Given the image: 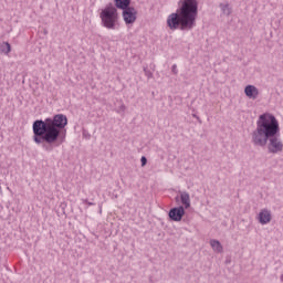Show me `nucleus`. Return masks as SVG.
I'll return each instance as SVG.
<instances>
[{
    "instance_id": "nucleus-1",
    "label": "nucleus",
    "mask_w": 283,
    "mask_h": 283,
    "mask_svg": "<svg viewBox=\"0 0 283 283\" xmlns=\"http://www.w3.org/2000/svg\"><path fill=\"white\" fill-rule=\"evenodd\" d=\"M254 147H266L268 154H282L283 143L280 138V122L273 115L264 113L256 120V128L252 132Z\"/></svg>"
},
{
    "instance_id": "nucleus-2",
    "label": "nucleus",
    "mask_w": 283,
    "mask_h": 283,
    "mask_svg": "<svg viewBox=\"0 0 283 283\" xmlns=\"http://www.w3.org/2000/svg\"><path fill=\"white\" fill-rule=\"evenodd\" d=\"M67 127V116L56 114L53 118L48 117L33 122V142L42 145L44 151H54V145L61 138V129Z\"/></svg>"
},
{
    "instance_id": "nucleus-3",
    "label": "nucleus",
    "mask_w": 283,
    "mask_h": 283,
    "mask_svg": "<svg viewBox=\"0 0 283 283\" xmlns=\"http://www.w3.org/2000/svg\"><path fill=\"white\" fill-rule=\"evenodd\" d=\"M176 13L168 15L167 25L170 30H193L198 19V0H180Z\"/></svg>"
},
{
    "instance_id": "nucleus-4",
    "label": "nucleus",
    "mask_w": 283,
    "mask_h": 283,
    "mask_svg": "<svg viewBox=\"0 0 283 283\" xmlns=\"http://www.w3.org/2000/svg\"><path fill=\"white\" fill-rule=\"evenodd\" d=\"M102 25L107 30H116V21H118V9L109 3L99 13Z\"/></svg>"
},
{
    "instance_id": "nucleus-5",
    "label": "nucleus",
    "mask_w": 283,
    "mask_h": 283,
    "mask_svg": "<svg viewBox=\"0 0 283 283\" xmlns=\"http://www.w3.org/2000/svg\"><path fill=\"white\" fill-rule=\"evenodd\" d=\"M122 17L126 25H132V23H136V19L138 17V11L134 7H128L126 9H122Z\"/></svg>"
},
{
    "instance_id": "nucleus-6",
    "label": "nucleus",
    "mask_w": 283,
    "mask_h": 283,
    "mask_svg": "<svg viewBox=\"0 0 283 283\" xmlns=\"http://www.w3.org/2000/svg\"><path fill=\"white\" fill-rule=\"evenodd\" d=\"M184 217H185V207L184 206L171 208L168 212V218L172 222H180V220H182Z\"/></svg>"
},
{
    "instance_id": "nucleus-7",
    "label": "nucleus",
    "mask_w": 283,
    "mask_h": 283,
    "mask_svg": "<svg viewBox=\"0 0 283 283\" xmlns=\"http://www.w3.org/2000/svg\"><path fill=\"white\" fill-rule=\"evenodd\" d=\"M244 94L251 101H255L258 99V96H260V90L255 87V85L248 84L244 87Z\"/></svg>"
},
{
    "instance_id": "nucleus-8",
    "label": "nucleus",
    "mask_w": 283,
    "mask_h": 283,
    "mask_svg": "<svg viewBox=\"0 0 283 283\" xmlns=\"http://www.w3.org/2000/svg\"><path fill=\"white\" fill-rule=\"evenodd\" d=\"M258 220H259L260 224H269V222H271V220H272L271 210H269V209L261 210L259 213Z\"/></svg>"
},
{
    "instance_id": "nucleus-9",
    "label": "nucleus",
    "mask_w": 283,
    "mask_h": 283,
    "mask_svg": "<svg viewBox=\"0 0 283 283\" xmlns=\"http://www.w3.org/2000/svg\"><path fill=\"white\" fill-rule=\"evenodd\" d=\"M180 202L184 206V209H189L191 207V197L187 191H179Z\"/></svg>"
},
{
    "instance_id": "nucleus-10",
    "label": "nucleus",
    "mask_w": 283,
    "mask_h": 283,
    "mask_svg": "<svg viewBox=\"0 0 283 283\" xmlns=\"http://www.w3.org/2000/svg\"><path fill=\"white\" fill-rule=\"evenodd\" d=\"M219 8L223 17H231V14H233V8H231V4H229V2L220 3Z\"/></svg>"
},
{
    "instance_id": "nucleus-11",
    "label": "nucleus",
    "mask_w": 283,
    "mask_h": 283,
    "mask_svg": "<svg viewBox=\"0 0 283 283\" xmlns=\"http://www.w3.org/2000/svg\"><path fill=\"white\" fill-rule=\"evenodd\" d=\"M114 3L118 10H125L132 6V0H114Z\"/></svg>"
},
{
    "instance_id": "nucleus-12",
    "label": "nucleus",
    "mask_w": 283,
    "mask_h": 283,
    "mask_svg": "<svg viewBox=\"0 0 283 283\" xmlns=\"http://www.w3.org/2000/svg\"><path fill=\"white\" fill-rule=\"evenodd\" d=\"M210 247L217 252L222 253L224 251V248L222 247V243H220L218 240L212 239L210 240Z\"/></svg>"
},
{
    "instance_id": "nucleus-13",
    "label": "nucleus",
    "mask_w": 283,
    "mask_h": 283,
    "mask_svg": "<svg viewBox=\"0 0 283 283\" xmlns=\"http://www.w3.org/2000/svg\"><path fill=\"white\" fill-rule=\"evenodd\" d=\"M12 50V46L10 45L9 42H3L1 45H0V52L2 54H10Z\"/></svg>"
},
{
    "instance_id": "nucleus-14",
    "label": "nucleus",
    "mask_w": 283,
    "mask_h": 283,
    "mask_svg": "<svg viewBox=\"0 0 283 283\" xmlns=\"http://www.w3.org/2000/svg\"><path fill=\"white\" fill-rule=\"evenodd\" d=\"M144 73H145V76H147V78H154V73L147 70V67H144Z\"/></svg>"
},
{
    "instance_id": "nucleus-15",
    "label": "nucleus",
    "mask_w": 283,
    "mask_h": 283,
    "mask_svg": "<svg viewBox=\"0 0 283 283\" xmlns=\"http://www.w3.org/2000/svg\"><path fill=\"white\" fill-rule=\"evenodd\" d=\"M142 163V167H145V165H147V157L143 156L140 159Z\"/></svg>"
},
{
    "instance_id": "nucleus-16",
    "label": "nucleus",
    "mask_w": 283,
    "mask_h": 283,
    "mask_svg": "<svg viewBox=\"0 0 283 283\" xmlns=\"http://www.w3.org/2000/svg\"><path fill=\"white\" fill-rule=\"evenodd\" d=\"M84 205H88V207H94V202L87 201V199H83Z\"/></svg>"
},
{
    "instance_id": "nucleus-17",
    "label": "nucleus",
    "mask_w": 283,
    "mask_h": 283,
    "mask_svg": "<svg viewBox=\"0 0 283 283\" xmlns=\"http://www.w3.org/2000/svg\"><path fill=\"white\" fill-rule=\"evenodd\" d=\"M171 72L178 74V66L176 64L172 65Z\"/></svg>"
},
{
    "instance_id": "nucleus-18",
    "label": "nucleus",
    "mask_w": 283,
    "mask_h": 283,
    "mask_svg": "<svg viewBox=\"0 0 283 283\" xmlns=\"http://www.w3.org/2000/svg\"><path fill=\"white\" fill-rule=\"evenodd\" d=\"M119 109H120L122 112H125V109H126L125 104H122L120 107H119Z\"/></svg>"
},
{
    "instance_id": "nucleus-19",
    "label": "nucleus",
    "mask_w": 283,
    "mask_h": 283,
    "mask_svg": "<svg viewBox=\"0 0 283 283\" xmlns=\"http://www.w3.org/2000/svg\"><path fill=\"white\" fill-rule=\"evenodd\" d=\"M197 120L200 125H202V119H200V117H197Z\"/></svg>"
},
{
    "instance_id": "nucleus-20",
    "label": "nucleus",
    "mask_w": 283,
    "mask_h": 283,
    "mask_svg": "<svg viewBox=\"0 0 283 283\" xmlns=\"http://www.w3.org/2000/svg\"><path fill=\"white\" fill-rule=\"evenodd\" d=\"M192 117H193V118H197V119L199 118L198 115H196V114H192Z\"/></svg>"
},
{
    "instance_id": "nucleus-21",
    "label": "nucleus",
    "mask_w": 283,
    "mask_h": 283,
    "mask_svg": "<svg viewBox=\"0 0 283 283\" xmlns=\"http://www.w3.org/2000/svg\"><path fill=\"white\" fill-rule=\"evenodd\" d=\"M175 200H176V202H178V200H180V198H179V197H176Z\"/></svg>"
},
{
    "instance_id": "nucleus-22",
    "label": "nucleus",
    "mask_w": 283,
    "mask_h": 283,
    "mask_svg": "<svg viewBox=\"0 0 283 283\" xmlns=\"http://www.w3.org/2000/svg\"><path fill=\"white\" fill-rule=\"evenodd\" d=\"M281 282H283V274L280 276Z\"/></svg>"
}]
</instances>
